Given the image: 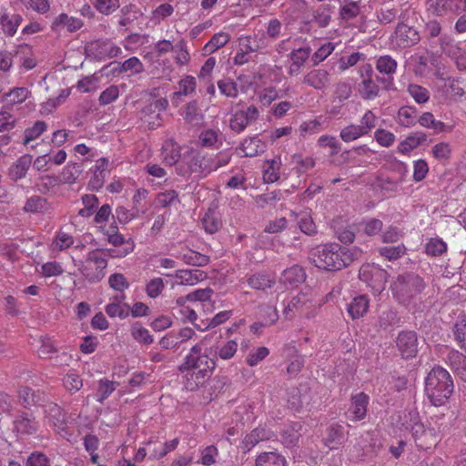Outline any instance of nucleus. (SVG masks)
Wrapping results in <instances>:
<instances>
[{
    "label": "nucleus",
    "mask_w": 466,
    "mask_h": 466,
    "mask_svg": "<svg viewBox=\"0 0 466 466\" xmlns=\"http://www.w3.org/2000/svg\"><path fill=\"white\" fill-rule=\"evenodd\" d=\"M360 250L344 248L338 243H326L316 246L310 251V258L319 268L338 271L349 267L360 256Z\"/></svg>",
    "instance_id": "1"
},
{
    "label": "nucleus",
    "mask_w": 466,
    "mask_h": 466,
    "mask_svg": "<svg viewBox=\"0 0 466 466\" xmlns=\"http://www.w3.org/2000/svg\"><path fill=\"white\" fill-rule=\"evenodd\" d=\"M454 390L450 372L441 366H434L425 378V392L434 406H441L450 399Z\"/></svg>",
    "instance_id": "2"
},
{
    "label": "nucleus",
    "mask_w": 466,
    "mask_h": 466,
    "mask_svg": "<svg viewBox=\"0 0 466 466\" xmlns=\"http://www.w3.org/2000/svg\"><path fill=\"white\" fill-rule=\"evenodd\" d=\"M424 288V281L420 276L414 273H406L397 278V280L393 284L392 290L398 300L405 304L419 295Z\"/></svg>",
    "instance_id": "3"
},
{
    "label": "nucleus",
    "mask_w": 466,
    "mask_h": 466,
    "mask_svg": "<svg viewBox=\"0 0 466 466\" xmlns=\"http://www.w3.org/2000/svg\"><path fill=\"white\" fill-rule=\"evenodd\" d=\"M40 429V422L31 410H16L12 414L11 432L16 441H25L35 435Z\"/></svg>",
    "instance_id": "4"
},
{
    "label": "nucleus",
    "mask_w": 466,
    "mask_h": 466,
    "mask_svg": "<svg viewBox=\"0 0 466 466\" xmlns=\"http://www.w3.org/2000/svg\"><path fill=\"white\" fill-rule=\"evenodd\" d=\"M79 270L90 283H97L105 277L107 257L99 249L90 251L84 261H80Z\"/></svg>",
    "instance_id": "5"
},
{
    "label": "nucleus",
    "mask_w": 466,
    "mask_h": 466,
    "mask_svg": "<svg viewBox=\"0 0 466 466\" xmlns=\"http://www.w3.org/2000/svg\"><path fill=\"white\" fill-rule=\"evenodd\" d=\"M283 303V315L286 319H292L296 316L306 319L315 316V304L306 293H299Z\"/></svg>",
    "instance_id": "6"
},
{
    "label": "nucleus",
    "mask_w": 466,
    "mask_h": 466,
    "mask_svg": "<svg viewBox=\"0 0 466 466\" xmlns=\"http://www.w3.org/2000/svg\"><path fill=\"white\" fill-rule=\"evenodd\" d=\"M215 367V359L210 358L207 352H202L200 344H196L190 349L189 353L185 357L184 362L178 367V370H203L205 373L212 375Z\"/></svg>",
    "instance_id": "7"
},
{
    "label": "nucleus",
    "mask_w": 466,
    "mask_h": 466,
    "mask_svg": "<svg viewBox=\"0 0 466 466\" xmlns=\"http://www.w3.org/2000/svg\"><path fill=\"white\" fill-rule=\"evenodd\" d=\"M106 235L108 242L115 247L114 248L100 250L107 258H124L133 252L135 248L134 241L131 238L126 239L122 234L118 233L116 225L109 227Z\"/></svg>",
    "instance_id": "8"
},
{
    "label": "nucleus",
    "mask_w": 466,
    "mask_h": 466,
    "mask_svg": "<svg viewBox=\"0 0 466 466\" xmlns=\"http://www.w3.org/2000/svg\"><path fill=\"white\" fill-rule=\"evenodd\" d=\"M179 176L186 177L191 173H198L202 177H207L212 171H215V166H212V156L208 154H195L187 162V167L177 165L176 167Z\"/></svg>",
    "instance_id": "9"
},
{
    "label": "nucleus",
    "mask_w": 466,
    "mask_h": 466,
    "mask_svg": "<svg viewBox=\"0 0 466 466\" xmlns=\"http://www.w3.org/2000/svg\"><path fill=\"white\" fill-rule=\"evenodd\" d=\"M388 277L385 269L375 265H363L359 271L360 279L378 292L385 289Z\"/></svg>",
    "instance_id": "10"
},
{
    "label": "nucleus",
    "mask_w": 466,
    "mask_h": 466,
    "mask_svg": "<svg viewBox=\"0 0 466 466\" xmlns=\"http://www.w3.org/2000/svg\"><path fill=\"white\" fill-rule=\"evenodd\" d=\"M376 70L383 76H377V81L383 85L386 90H393V76L398 68V62L390 55L380 56L375 61Z\"/></svg>",
    "instance_id": "11"
},
{
    "label": "nucleus",
    "mask_w": 466,
    "mask_h": 466,
    "mask_svg": "<svg viewBox=\"0 0 466 466\" xmlns=\"http://www.w3.org/2000/svg\"><path fill=\"white\" fill-rule=\"evenodd\" d=\"M420 40L419 31L405 23H399L391 36L392 43L400 48H408L417 45Z\"/></svg>",
    "instance_id": "12"
},
{
    "label": "nucleus",
    "mask_w": 466,
    "mask_h": 466,
    "mask_svg": "<svg viewBox=\"0 0 466 466\" xmlns=\"http://www.w3.org/2000/svg\"><path fill=\"white\" fill-rule=\"evenodd\" d=\"M396 347L402 359L415 358L418 353V337L412 330L400 331L396 339Z\"/></svg>",
    "instance_id": "13"
},
{
    "label": "nucleus",
    "mask_w": 466,
    "mask_h": 466,
    "mask_svg": "<svg viewBox=\"0 0 466 466\" xmlns=\"http://www.w3.org/2000/svg\"><path fill=\"white\" fill-rule=\"evenodd\" d=\"M168 106L166 98H159L145 105L140 111V118L147 123L149 128H156L160 126L157 121L160 120V113L165 111Z\"/></svg>",
    "instance_id": "14"
},
{
    "label": "nucleus",
    "mask_w": 466,
    "mask_h": 466,
    "mask_svg": "<svg viewBox=\"0 0 466 466\" xmlns=\"http://www.w3.org/2000/svg\"><path fill=\"white\" fill-rule=\"evenodd\" d=\"M429 10L436 15H456L466 9V0H429Z\"/></svg>",
    "instance_id": "15"
},
{
    "label": "nucleus",
    "mask_w": 466,
    "mask_h": 466,
    "mask_svg": "<svg viewBox=\"0 0 466 466\" xmlns=\"http://www.w3.org/2000/svg\"><path fill=\"white\" fill-rule=\"evenodd\" d=\"M302 82L315 90L324 91L331 84V75L324 68H314L304 75Z\"/></svg>",
    "instance_id": "16"
},
{
    "label": "nucleus",
    "mask_w": 466,
    "mask_h": 466,
    "mask_svg": "<svg viewBox=\"0 0 466 466\" xmlns=\"http://www.w3.org/2000/svg\"><path fill=\"white\" fill-rule=\"evenodd\" d=\"M410 431L413 436L418 448L427 450L435 442V436L432 430H426L420 421H414L410 425Z\"/></svg>",
    "instance_id": "17"
},
{
    "label": "nucleus",
    "mask_w": 466,
    "mask_h": 466,
    "mask_svg": "<svg viewBox=\"0 0 466 466\" xmlns=\"http://www.w3.org/2000/svg\"><path fill=\"white\" fill-rule=\"evenodd\" d=\"M369 402L370 397L364 392H359L352 395L350 399V407L349 409L350 420L353 421L363 420L367 415Z\"/></svg>",
    "instance_id": "18"
},
{
    "label": "nucleus",
    "mask_w": 466,
    "mask_h": 466,
    "mask_svg": "<svg viewBox=\"0 0 466 466\" xmlns=\"http://www.w3.org/2000/svg\"><path fill=\"white\" fill-rule=\"evenodd\" d=\"M445 363L453 373L466 382V356L457 350H450L444 357Z\"/></svg>",
    "instance_id": "19"
},
{
    "label": "nucleus",
    "mask_w": 466,
    "mask_h": 466,
    "mask_svg": "<svg viewBox=\"0 0 466 466\" xmlns=\"http://www.w3.org/2000/svg\"><path fill=\"white\" fill-rule=\"evenodd\" d=\"M237 150L241 157H253L266 150V144L258 136H254L245 138Z\"/></svg>",
    "instance_id": "20"
},
{
    "label": "nucleus",
    "mask_w": 466,
    "mask_h": 466,
    "mask_svg": "<svg viewBox=\"0 0 466 466\" xmlns=\"http://www.w3.org/2000/svg\"><path fill=\"white\" fill-rule=\"evenodd\" d=\"M183 375V385L187 390L195 391L204 386L211 375L203 370H180Z\"/></svg>",
    "instance_id": "21"
},
{
    "label": "nucleus",
    "mask_w": 466,
    "mask_h": 466,
    "mask_svg": "<svg viewBox=\"0 0 466 466\" xmlns=\"http://www.w3.org/2000/svg\"><path fill=\"white\" fill-rule=\"evenodd\" d=\"M22 22L20 14L5 10L0 15V26L6 36H14Z\"/></svg>",
    "instance_id": "22"
},
{
    "label": "nucleus",
    "mask_w": 466,
    "mask_h": 466,
    "mask_svg": "<svg viewBox=\"0 0 466 466\" xmlns=\"http://www.w3.org/2000/svg\"><path fill=\"white\" fill-rule=\"evenodd\" d=\"M32 163L33 157L29 154H25L18 157V159L9 167L8 176L10 179L16 182L25 177Z\"/></svg>",
    "instance_id": "23"
},
{
    "label": "nucleus",
    "mask_w": 466,
    "mask_h": 466,
    "mask_svg": "<svg viewBox=\"0 0 466 466\" xmlns=\"http://www.w3.org/2000/svg\"><path fill=\"white\" fill-rule=\"evenodd\" d=\"M51 209L52 205L47 198L38 195L29 197L23 208L25 213L31 214H46L50 212Z\"/></svg>",
    "instance_id": "24"
},
{
    "label": "nucleus",
    "mask_w": 466,
    "mask_h": 466,
    "mask_svg": "<svg viewBox=\"0 0 466 466\" xmlns=\"http://www.w3.org/2000/svg\"><path fill=\"white\" fill-rule=\"evenodd\" d=\"M83 25V22L74 16H68L66 14L62 13L56 16L52 25L51 29L56 32L61 31L63 28H66L68 32H76L80 29Z\"/></svg>",
    "instance_id": "25"
},
{
    "label": "nucleus",
    "mask_w": 466,
    "mask_h": 466,
    "mask_svg": "<svg viewBox=\"0 0 466 466\" xmlns=\"http://www.w3.org/2000/svg\"><path fill=\"white\" fill-rule=\"evenodd\" d=\"M370 299L367 295H359L348 304L347 311L352 319L362 318L369 309Z\"/></svg>",
    "instance_id": "26"
},
{
    "label": "nucleus",
    "mask_w": 466,
    "mask_h": 466,
    "mask_svg": "<svg viewBox=\"0 0 466 466\" xmlns=\"http://www.w3.org/2000/svg\"><path fill=\"white\" fill-rule=\"evenodd\" d=\"M200 146L209 148H218L223 143V134L218 128L204 129L199 137Z\"/></svg>",
    "instance_id": "27"
},
{
    "label": "nucleus",
    "mask_w": 466,
    "mask_h": 466,
    "mask_svg": "<svg viewBox=\"0 0 466 466\" xmlns=\"http://www.w3.org/2000/svg\"><path fill=\"white\" fill-rule=\"evenodd\" d=\"M162 157L163 161L168 166L177 164L181 157L180 146L173 139L166 140L162 146Z\"/></svg>",
    "instance_id": "28"
},
{
    "label": "nucleus",
    "mask_w": 466,
    "mask_h": 466,
    "mask_svg": "<svg viewBox=\"0 0 466 466\" xmlns=\"http://www.w3.org/2000/svg\"><path fill=\"white\" fill-rule=\"evenodd\" d=\"M306 279V273L301 266L294 265L286 268L282 274L280 280L285 285L297 286Z\"/></svg>",
    "instance_id": "29"
},
{
    "label": "nucleus",
    "mask_w": 466,
    "mask_h": 466,
    "mask_svg": "<svg viewBox=\"0 0 466 466\" xmlns=\"http://www.w3.org/2000/svg\"><path fill=\"white\" fill-rule=\"evenodd\" d=\"M380 88L372 79L361 80L358 86V93L363 100H374L380 96Z\"/></svg>",
    "instance_id": "30"
},
{
    "label": "nucleus",
    "mask_w": 466,
    "mask_h": 466,
    "mask_svg": "<svg viewBox=\"0 0 466 466\" xmlns=\"http://www.w3.org/2000/svg\"><path fill=\"white\" fill-rule=\"evenodd\" d=\"M426 140V134L422 132H416L407 137L405 140L400 143L398 146V152L401 154H408L410 151L423 144Z\"/></svg>",
    "instance_id": "31"
},
{
    "label": "nucleus",
    "mask_w": 466,
    "mask_h": 466,
    "mask_svg": "<svg viewBox=\"0 0 466 466\" xmlns=\"http://www.w3.org/2000/svg\"><path fill=\"white\" fill-rule=\"evenodd\" d=\"M175 276L179 279L181 285L192 286L203 280L206 278V273L199 269H185L177 270Z\"/></svg>",
    "instance_id": "32"
},
{
    "label": "nucleus",
    "mask_w": 466,
    "mask_h": 466,
    "mask_svg": "<svg viewBox=\"0 0 466 466\" xmlns=\"http://www.w3.org/2000/svg\"><path fill=\"white\" fill-rule=\"evenodd\" d=\"M452 333L455 341L459 347L466 352V316L459 315L456 319L453 327Z\"/></svg>",
    "instance_id": "33"
},
{
    "label": "nucleus",
    "mask_w": 466,
    "mask_h": 466,
    "mask_svg": "<svg viewBox=\"0 0 466 466\" xmlns=\"http://www.w3.org/2000/svg\"><path fill=\"white\" fill-rule=\"evenodd\" d=\"M29 95L30 91L26 87H14L3 96V101L13 106L25 101Z\"/></svg>",
    "instance_id": "34"
},
{
    "label": "nucleus",
    "mask_w": 466,
    "mask_h": 466,
    "mask_svg": "<svg viewBox=\"0 0 466 466\" xmlns=\"http://www.w3.org/2000/svg\"><path fill=\"white\" fill-rule=\"evenodd\" d=\"M344 440L343 427L332 424L327 430L325 444L331 450L336 449Z\"/></svg>",
    "instance_id": "35"
},
{
    "label": "nucleus",
    "mask_w": 466,
    "mask_h": 466,
    "mask_svg": "<svg viewBox=\"0 0 466 466\" xmlns=\"http://www.w3.org/2000/svg\"><path fill=\"white\" fill-rule=\"evenodd\" d=\"M178 258L186 264L197 267H204L209 262V258L208 256L192 249H187L180 252Z\"/></svg>",
    "instance_id": "36"
},
{
    "label": "nucleus",
    "mask_w": 466,
    "mask_h": 466,
    "mask_svg": "<svg viewBox=\"0 0 466 466\" xmlns=\"http://www.w3.org/2000/svg\"><path fill=\"white\" fill-rule=\"evenodd\" d=\"M82 172L78 163H68L58 177L61 184H74Z\"/></svg>",
    "instance_id": "37"
},
{
    "label": "nucleus",
    "mask_w": 466,
    "mask_h": 466,
    "mask_svg": "<svg viewBox=\"0 0 466 466\" xmlns=\"http://www.w3.org/2000/svg\"><path fill=\"white\" fill-rule=\"evenodd\" d=\"M213 349L217 357L221 360H228L235 356L238 350V343L234 339H229L226 342L217 344L210 350Z\"/></svg>",
    "instance_id": "38"
},
{
    "label": "nucleus",
    "mask_w": 466,
    "mask_h": 466,
    "mask_svg": "<svg viewBox=\"0 0 466 466\" xmlns=\"http://www.w3.org/2000/svg\"><path fill=\"white\" fill-rule=\"evenodd\" d=\"M47 130V124L43 120L35 121L33 126L28 127L24 131L23 145L26 146L31 141L40 137Z\"/></svg>",
    "instance_id": "39"
},
{
    "label": "nucleus",
    "mask_w": 466,
    "mask_h": 466,
    "mask_svg": "<svg viewBox=\"0 0 466 466\" xmlns=\"http://www.w3.org/2000/svg\"><path fill=\"white\" fill-rule=\"evenodd\" d=\"M248 286L254 289L265 290L275 284V280L268 274L256 273L247 279Z\"/></svg>",
    "instance_id": "40"
},
{
    "label": "nucleus",
    "mask_w": 466,
    "mask_h": 466,
    "mask_svg": "<svg viewBox=\"0 0 466 466\" xmlns=\"http://www.w3.org/2000/svg\"><path fill=\"white\" fill-rule=\"evenodd\" d=\"M255 466H286V459L277 452H262L257 457Z\"/></svg>",
    "instance_id": "41"
},
{
    "label": "nucleus",
    "mask_w": 466,
    "mask_h": 466,
    "mask_svg": "<svg viewBox=\"0 0 466 466\" xmlns=\"http://www.w3.org/2000/svg\"><path fill=\"white\" fill-rule=\"evenodd\" d=\"M18 401L23 408L29 410L30 407L38 403L39 398L34 390L24 386L18 390Z\"/></svg>",
    "instance_id": "42"
},
{
    "label": "nucleus",
    "mask_w": 466,
    "mask_h": 466,
    "mask_svg": "<svg viewBox=\"0 0 466 466\" xmlns=\"http://www.w3.org/2000/svg\"><path fill=\"white\" fill-rule=\"evenodd\" d=\"M118 382L103 378L98 380L96 400L103 403L116 389Z\"/></svg>",
    "instance_id": "43"
},
{
    "label": "nucleus",
    "mask_w": 466,
    "mask_h": 466,
    "mask_svg": "<svg viewBox=\"0 0 466 466\" xmlns=\"http://www.w3.org/2000/svg\"><path fill=\"white\" fill-rule=\"evenodd\" d=\"M63 385L67 392L75 394L83 387V380L78 373L70 370L63 378Z\"/></svg>",
    "instance_id": "44"
},
{
    "label": "nucleus",
    "mask_w": 466,
    "mask_h": 466,
    "mask_svg": "<svg viewBox=\"0 0 466 466\" xmlns=\"http://www.w3.org/2000/svg\"><path fill=\"white\" fill-rule=\"evenodd\" d=\"M398 122L400 126L409 127L417 122V110L413 106H402L398 112Z\"/></svg>",
    "instance_id": "45"
},
{
    "label": "nucleus",
    "mask_w": 466,
    "mask_h": 466,
    "mask_svg": "<svg viewBox=\"0 0 466 466\" xmlns=\"http://www.w3.org/2000/svg\"><path fill=\"white\" fill-rule=\"evenodd\" d=\"M202 226L207 233L214 234L218 231L222 223L214 210H208L201 219Z\"/></svg>",
    "instance_id": "46"
},
{
    "label": "nucleus",
    "mask_w": 466,
    "mask_h": 466,
    "mask_svg": "<svg viewBox=\"0 0 466 466\" xmlns=\"http://www.w3.org/2000/svg\"><path fill=\"white\" fill-rule=\"evenodd\" d=\"M84 208L78 211V215L83 218L91 217L98 208V198L93 194H85L81 198Z\"/></svg>",
    "instance_id": "47"
},
{
    "label": "nucleus",
    "mask_w": 466,
    "mask_h": 466,
    "mask_svg": "<svg viewBox=\"0 0 466 466\" xmlns=\"http://www.w3.org/2000/svg\"><path fill=\"white\" fill-rule=\"evenodd\" d=\"M406 247L400 243L397 246H385L379 248V254L386 259L392 261L401 258L406 253Z\"/></svg>",
    "instance_id": "48"
},
{
    "label": "nucleus",
    "mask_w": 466,
    "mask_h": 466,
    "mask_svg": "<svg viewBox=\"0 0 466 466\" xmlns=\"http://www.w3.org/2000/svg\"><path fill=\"white\" fill-rule=\"evenodd\" d=\"M61 185L60 180L56 175H42L38 177L35 185L41 194H47L56 186Z\"/></svg>",
    "instance_id": "49"
},
{
    "label": "nucleus",
    "mask_w": 466,
    "mask_h": 466,
    "mask_svg": "<svg viewBox=\"0 0 466 466\" xmlns=\"http://www.w3.org/2000/svg\"><path fill=\"white\" fill-rule=\"evenodd\" d=\"M447 251V244L441 238H431L425 245V252L431 257H440Z\"/></svg>",
    "instance_id": "50"
},
{
    "label": "nucleus",
    "mask_w": 466,
    "mask_h": 466,
    "mask_svg": "<svg viewBox=\"0 0 466 466\" xmlns=\"http://www.w3.org/2000/svg\"><path fill=\"white\" fill-rule=\"evenodd\" d=\"M279 162L276 159L267 160L264 165L263 179L266 183H274L279 178Z\"/></svg>",
    "instance_id": "51"
},
{
    "label": "nucleus",
    "mask_w": 466,
    "mask_h": 466,
    "mask_svg": "<svg viewBox=\"0 0 466 466\" xmlns=\"http://www.w3.org/2000/svg\"><path fill=\"white\" fill-rule=\"evenodd\" d=\"M362 137H365V135L358 124L348 125L344 127L339 133V137L345 143L353 142Z\"/></svg>",
    "instance_id": "52"
},
{
    "label": "nucleus",
    "mask_w": 466,
    "mask_h": 466,
    "mask_svg": "<svg viewBox=\"0 0 466 466\" xmlns=\"http://www.w3.org/2000/svg\"><path fill=\"white\" fill-rule=\"evenodd\" d=\"M311 53L309 46H303L292 50L290 53V59L293 62V66H296V73H299L301 66L308 60Z\"/></svg>",
    "instance_id": "53"
},
{
    "label": "nucleus",
    "mask_w": 466,
    "mask_h": 466,
    "mask_svg": "<svg viewBox=\"0 0 466 466\" xmlns=\"http://www.w3.org/2000/svg\"><path fill=\"white\" fill-rule=\"evenodd\" d=\"M407 92L418 104L427 103L430 99V91L420 85L410 84L407 87Z\"/></svg>",
    "instance_id": "54"
},
{
    "label": "nucleus",
    "mask_w": 466,
    "mask_h": 466,
    "mask_svg": "<svg viewBox=\"0 0 466 466\" xmlns=\"http://www.w3.org/2000/svg\"><path fill=\"white\" fill-rule=\"evenodd\" d=\"M230 40V36L228 34L224 32H219L215 34L212 38L204 46V50L207 53H213L217 51L218 48L226 46Z\"/></svg>",
    "instance_id": "55"
},
{
    "label": "nucleus",
    "mask_w": 466,
    "mask_h": 466,
    "mask_svg": "<svg viewBox=\"0 0 466 466\" xmlns=\"http://www.w3.org/2000/svg\"><path fill=\"white\" fill-rule=\"evenodd\" d=\"M417 121L421 127L432 128L435 132H441L445 127V124L440 120H436L433 114L431 112L423 113Z\"/></svg>",
    "instance_id": "56"
},
{
    "label": "nucleus",
    "mask_w": 466,
    "mask_h": 466,
    "mask_svg": "<svg viewBox=\"0 0 466 466\" xmlns=\"http://www.w3.org/2000/svg\"><path fill=\"white\" fill-rule=\"evenodd\" d=\"M378 123V116L373 113L372 110L368 109L365 111L360 120L358 126L361 128L365 136H368L372 129H374Z\"/></svg>",
    "instance_id": "57"
},
{
    "label": "nucleus",
    "mask_w": 466,
    "mask_h": 466,
    "mask_svg": "<svg viewBox=\"0 0 466 466\" xmlns=\"http://www.w3.org/2000/svg\"><path fill=\"white\" fill-rule=\"evenodd\" d=\"M74 238L70 234L58 231L53 240L54 248H57L59 251L65 250L74 245Z\"/></svg>",
    "instance_id": "58"
},
{
    "label": "nucleus",
    "mask_w": 466,
    "mask_h": 466,
    "mask_svg": "<svg viewBox=\"0 0 466 466\" xmlns=\"http://www.w3.org/2000/svg\"><path fill=\"white\" fill-rule=\"evenodd\" d=\"M268 438L267 432L264 429L256 428L248 433L244 439V445L248 450H250L259 441Z\"/></svg>",
    "instance_id": "59"
},
{
    "label": "nucleus",
    "mask_w": 466,
    "mask_h": 466,
    "mask_svg": "<svg viewBox=\"0 0 466 466\" xmlns=\"http://www.w3.org/2000/svg\"><path fill=\"white\" fill-rule=\"evenodd\" d=\"M184 118L187 123H198L202 118L198 101L193 100L187 104L184 109Z\"/></svg>",
    "instance_id": "60"
},
{
    "label": "nucleus",
    "mask_w": 466,
    "mask_h": 466,
    "mask_svg": "<svg viewBox=\"0 0 466 466\" xmlns=\"http://www.w3.org/2000/svg\"><path fill=\"white\" fill-rule=\"evenodd\" d=\"M106 313L110 318L119 317L120 319H126L129 315V305L128 304H115L109 302L105 308Z\"/></svg>",
    "instance_id": "61"
},
{
    "label": "nucleus",
    "mask_w": 466,
    "mask_h": 466,
    "mask_svg": "<svg viewBox=\"0 0 466 466\" xmlns=\"http://www.w3.org/2000/svg\"><path fill=\"white\" fill-rule=\"evenodd\" d=\"M363 232L370 237L379 234L382 230L383 223L378 218H367L361 222Z\"/></svg>",
    "instance_id": "62"
},
{
    "label": "nucleus",
    "mask_w": 466,
    "mask_h": 466,
    "mask_svg": "<svg viewBox=\"0 0 466 466\" xmlns=\"http://www.w3.org/2000/svg\"><path fill=\"white\" fill-rule=\"evenodd\" d=\"M249 125L248 121L244 116L242 110L237 111L229 120V127L232 131L237 133L243 132Z\"/></svg>",
    "instance_id": "63"
},
{
    "label": "nucleus",
    "mask_w": 466,
    "mask_h": 466,
    "mask_svg": "<svg viewBox=\"0 0 466 466\" xmlns=\"http://www.w3.org/2000/svg\"><path fill=\"white\" fill-rule=\"evenodd\" d=\"M25 466H51L50 460L42 451L32 452L25 461Z\"/></svg>",
    "instance_id": "64"
}]
</instances>
